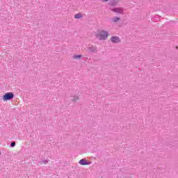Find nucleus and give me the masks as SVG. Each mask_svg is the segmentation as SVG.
Segmentation results:
<instances>
[{
	"mask_svg": "<svg viewBox=\"0 0 178 178\" xmlns=\"http://www.w3.org/2000/svg\"><path fill=\"white\" fill-rule=\"evenodd\" d=\"M112 10L115 13H122L123 12V9L119 8H113Z\"/></svg>",
	"mask_w": 178,
	"mask_h": 178,
	"instance_id": "obj_5",
	"label": "nucleus"
},
{
	"mask_svg": "<svg viewBox=\"0 0 178 178\" xmlns=\"http://www.w3.org/2000/svg\"><path fill=\"white\" fill-rule=\"evenodd\" d=\"M102 1H104V2H108V1L109 0H102Z\"/></svg>",
	"mask_w": 178,
	"mask_h": 178,
	"instance_id": "obj_11",
	"label": "nucleus"
},
{
	"mask_svg": "<svg viewBox=\"0 0 178 178\" xmlns=\"http://www.w3.org/2000/svg\"><path fill=\"white\" fill-rule=\"evenodd\" d=\"M111 40L112 42H115V43L120 42V39L118 36L112 37Z\"/></svg>",
	"mask_w": 178,
	"mask_h": 178,
	"instance_id": "obj_3",
	"label": "nucleus"
},
{
	"mask_svg": "<svg viewBox=\"0 0 178 178\" xmlns=\"http://www.w3.org/2000/svg\"><path fill=\"white\" fill-rule=\"evenodd\" d=\"M97 38H99V40H105L106 38H108V31L104 30H101L96 34Z\"/></svg>",
	"mask_w": 178,
	"mask_h": 178,
	"instance_id": "obj_1",
	"label": "nucleus"
},
{
	"mask_svg": "<svg viewBox=\"0 0 178 178\" xmlns=\"http://www.w3.org/2000/svg\"><path fill=\"white\" fill-rule=\"evenodd\" d=\"M79 165H90V163L87 161L86 159H81L79 161Z\"/></svg>",
	"mask_w": 178,
	"mask_h": 178,
	"instance_id": "obj_4",
	"label": "nucleus"
},
{
	"mask_svg": "<svg viewBox=\"0 0 178 178\" xmlns=\"http://www.w3.org/2000/svg\"><path fill=\"white\" fill-rule=\"evenodd\" d=\"M15 95L13 92H7L3 96V101H9L10 99H13Z\"/></svg>",
	"mask_w": 178,
	"mask_h": 178,
	"instance_id": "obj_2",
	"label": "nucleus"
},
{
	"mask_svg": "<svg viewBox=\"0 0 178 178\" xmlns=\"http://www.w3.org/2000/svg\"><path fill=\"white\" fill-rule=\"evenodd\" d=\"M16 145V143L13 142L11 143V147H15Z\"/></svg>",
	"mask_w": 178,
	"mask_h": 178,
	"instance_id": "obj_10",
	"label": "nucleus"
},
{
	"mask_svg": "<svg viewBox=\"0 0 178 178\" xmlns=\"http://www.w3.org/2000/svg\"><path fill=\"white\" fill-rule=\"evenodd\" d=\"M81 58V55H74V59H80Z\"/></svg>",
	"mask_w": 178,
	"mask_h": 178,
	"instance_id": "obj_8",
	"label": "nucleus"
},
{
	"mask_svg": "<svg viewBox=\"0 0 178 178\" xmlns=\"http://www.w3.org/2000/svg\"><path fill=\"white\" fill-rule=\"evenodd\" d=\"M119 20H120V18L115 17L113 18L112 22H113V23H116V22H119Z\"/></svg>",
	"mask_w": 178,
	"mask_h": 178,
	"instance_id": "obj_7",
	"label": "nucleus"
},
{
	"mask_svg": "<svg viewBox=\"0 0 178 178\" xmlns=\"http://www.w3.org/2000/svg\"><path fill=\"white\" fill-rule=\"evenodd\" d=\"M83 17V15L81 13H78L74 15L75 19H81Z\"/></svg>",
	"mask_w": 178,
	"mask_h": 178,
	"instance_id": "obj_6",
	"label": "nucleus"
},
{
	"mask_svg": "<svg viewBox=\"0 0 178 178\" xmlns=\"http://www.w3.org/2000/svg\"><path fill=\"white\" fill-rule=\"evenodd\" d=\"M78 99H79V97H77V96H75V97H74L72 98V101H73L74 102H76V101H78Z\"/></svg>",
	"mask_w": 178,
	"mask_h": 178,
	"instance_id": "obj_9",
	"label": "nucleus"
}]
</instances>
